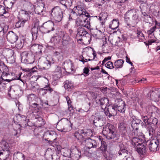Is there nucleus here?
Returning <instances> with one entry per match:
<instances>
[{
  "instance_id": "obj_1",
  "label": "nucleus",
  "mask_w": 160,
  "mask_h": 160,
  "mask_svg": "<svg viewBox=\"0 0 160 160\" xmlns=\"http://www.w3.org/2000/svg\"><path fill=\"white\" fill-rule=\"evenodd\" d=\"M124 21L128 26L134 27L138 21V16L136 9H133L128 10L124 16Z\"/></svg>"
},
{
  "instance_id": "obj_2",
  "label": "nucleus",
  "mask_w": 160,
  "mask_h": 160,
  "mask_svg": "<svg viewBox=\"0 0 160 160\" xmlns=\"http://www.w3.org/2000/svg\"><path fill=\"white\" fill-rule=\"evenodd\" d=\"M114 126L111 124L107 123L103 127L102 133L108 139H112L114 141L119 139V135L116 133Z\"/></svg>"
},
{
  "instance_id": "obj_3",
  "label": "nucleus",
  "mask_w": 160,
  "mask_h": 160,
  "mask_svg": "<svg viewBox=\"0 0 160 160\" xmlns=\"http://www.w3.org/2000/svg\"><path fill=\"white\" fill-rule=\"evenodd\" d=\"M96 18H97V16L90 17V15L88 17L80 16L77 19L76 24L78 26L84 27L91 30L92 28H91V23Z\"/></svg>"
},
{
  "instance_id": "obj_4",
  "label": "nucleus",
  "mask_w": 160,
  "mask_h": 160,
  "mask_svg": "<svg viewBox=\"0 0 160 160\" xmlns=\"http://www.w3.org/2000/svg\"><path fill=\"white\" fill-rule=\"evenodd\" d=\"M57 138L55 132L53 131H47L44 133L43 136V138L53 147L57 145Z\"/></svg>"
},
{
  "instance_id": "obj_5",
  "label": "nucleus",
  "mask_w": 160,
  "mask_h": 160,
  "mask_svg": "<svg viewBox=\"0 0 160 160\" xmlns=\"http://www.w3.org/2000/svg\"><path fill=\"white\" fill-rule=\"evenodd\" d=\"M21 61L25 64L33 63L35 60V56L32 51H24L21 54Z\"/></svg>"
},
{
  "instance_id": "obj_6",
  "label": "nucleus",
  "mask_w": 160,
  "mask_h": 160,
  "mask_svg": "<svg viewBox=\"0 0 160 160\" xmlns=\"http://www.w3.org/2000/svg\"><path fill=\"white\" fill-rule=\"evenodd\" d=\"M63 12L59 7H55L52 9L51 17L53 18L56 21L59 22L62 19Z\"/></svg>"
},
{
  "instance_id": "obj_7",
  "label": "nucleus",
  "mask_w": 160,
  "mask_h": 160,
  "mask_svg": "<svg viewBox=\"0 0 160 160\" xmlns=\"http://www.w3.org/2000/svg\"><path fill=\"white\" fill-rule=\"evenodd\" d=\"M142 121L137 118H133L131 122V124L132 129V136H137L138 135L137 130L139 126L141 123Z\"/></svg>"
},
{
  "instance_id": "obj_8",
  "label": "nucleus",
  "mask_w": 160,
  "mask_h": 160,
  "mask_svg": "<svg viewBox=\"0 0 160 160\" xmlns=\"http://www.w3.org/2000/svg\"><path fill=\"white\" fill-rule=\"evenodd\" d=\"M60 122L62 123L63 127L62 128L58 129V131L61 132H67L68 129L70 130L72 128V124L71 123L70 121L68 119L66 118L62 119Z\"/></svg>"
},
{
  "instance_id": "obj_9",
  "label": "nucleus",
  "mask_w": 160,
  "mask_h": 160,
  "mask_svg": "<svg viewBox=\"0 0 160 160\" xmlns=\"http://www.w3.org/2000/svg\"><path fill=\"white\" fill-rule=\"evenodd\" d=\"M16 117H18V119H19V122L21 124V127L25 128L27 126H31V125L29 119L27 118L25 116L19 114Z\"/></svg>"
},
{
  "instance_id": "obj_10",
  "label": "nucleus",
  "mask_w": 160,
  "mask_h": 160,
  "mask_svg": "<svg viewBox=\"0 0 160 160\" xmlns=\"http://www.w3.org/2000/svg\"><path fill=\"white\" fill-rule=\"evenodd\" d=\"M105 121V118L102 115H97L94 117L93 124L96 127H101L104 124Z\"/></svg>"
},
{
  "instance_id": "obj_11",
  "label": "nucleus",
  "mask_w": 160,
  "mask_h": 160,
  "mask_svg": "<svg viewBox=\"0 0 160 160\" xmlns=\"http://www.w3.org/2000/svg\"><path fill=\"white\" fill-rule=\"evenodd\" d=\"M33 14V12L32 11H28L27 12L23 10H21L19 12L20 16L18 18L25 22L29 19L30 17L29 14Z\"/></svg>"
},
{
  "instance_id": "obj_12",
  "label": "nucleus",
  "mask_w": 160,
  "mask_h": 160,
  "mask_svg": "<svg viewBox=\"0 0 160 160\" xmlns=\"http://www.w3.org/2000/svg\"><path fill=\"white\" fill-rule=\"evenodd\" d=\"M72 158V160H79L81 156L80 150L76 146L71 147Z\"/></svg>"
},
{
  "instance_id": "obj_13",
  "label": "nucleus",
  "mask_w": 160,
  "mask_h": 160,
  "mask_svg": "<svg viewBox=\"0 0 160 160\" xmlns=\"http://www.w3.org/2000/svg\"><path fill=\"white\" fill-rule=\"evenodd\" d=\"M159 134L158 135L156 140L153 139L150 141L149 144V148L150 151L152 152H155L157 150L159 143H160V140H159L158 137Z\"/></svg>"
},
{
  "instance_id": "obj_14",
  "label": "nucleus",
  "mask_w": 160,
  "mask_h": 160,
  "mask_svg": "<svg viewBox=\"0 0 160 160\" xmlns=\"http://www.w3.org/2000/svg\"><path fill=\"white\" fill-rule=\"evenodd\" d=\"M83 143H85L86 146L89 149L96 148L97 146V144L96 141L90 138H85Z\"/></svg>"
},
{
  "instance_id": "obj_15",
  "label": "nucleus",
  "mask_w": 160,
  "mask_h": 160,
  "mask_svg": "<svg viewBox=\"0 0 160 160\" xmlns=\"http://www.w3.org/2000/svg\"><path fill=\"white\" fill-rule=\"evenodd\" d=\"M2 143V149L0 150V156L3 155L6 156H8L10 154L8 144L5 142Z\"/></svg>"
},
{
  "instance_id": "obj_16",
  "label": "nucleus",
  "mask_w": 160,
  "mask_h": 160,
  "mask_svg": "<svg viewBox=\"0 0 160 160\" xmlns=\"http://www.w3.org/2000/svg\"><path fill=\"white\" fill-rule=\"evenodd\" d=\"M43 26L47 30V33H49L55 29L54 23L52 21L49 20L45 22L43 24Z\"/></svg>"
},
{
  "instance_id": "obj_17",
  "label": "nucleus",
  "mask_w": 160,
  "mask_h": 160,
  "mask_svg": "<svg viewBox=\"0 0 160 160\" xmlns=\"http://www.w3.org/2000/svg\"><path fill=\"white\" fill-rule=\"evenodd\" d=\"M8 40L11 43L15 42L18 39V36L12 31L9 32L7 36Z\"/></svg>"
},
{
  "instance_id": "obj_18",
  "label": "nucleus",
  "mask_w": 160,
  "mask_h": 160,
  "mask_svg": "<svg viewBox=\"0 0 160 160\" xmlns=\"http://www.w3.org/2000/svg\"><path fill=\"white\" fill-rule=\"evenodd\" d=\"M78 11V15L83 16H89V13L87 12L84 7L82 5H78L76 6Z\"/></svg>"
},
{
  "instance_id": "obj_19",
  "label": "nucleus",
  "mask_w": 160,
  "mask_h": 160,
  "mask_svg": "<svg viewBox=\"0 0 160 160\" xmlns=\"http://www.w3.org/2000/svg\"><path fill=\"white\" fill-rule=\"evenodd\" d=\"M144 142V140L143 139L136 137H133L132 138L131 141L132 145L136 148H137L138 147H139V146L143 144Z\"/></svg>"
},
{
  "instance_id": "obj_20",
  "label": "nucleus",
  "mask_w": 160,
  "mask_h": 160,
  "mask_svg": "<svg viewBox=\"0 0 160 160\" xmlns=\"http://www.w3.org/2000/svg\"><path fill=\"white\" fill-rule=\"evenodd\" d=\"M44 4L42 2L39 3V5H38L35 8L34 5L31 6V7L32 8H33V11L35 13L38 15H41L43 11Z\"/></svg>"
},
{
  "instance_id": "obj_21",
  "label": "nucleus",
  "mask_w": 160,
  "mask_h": 160,
  "mask_svg": "<svg viewBox=\"0 0 160 160\" xmlns=\"http://www.w3.org/2000/svg\"><path fill=\"white\" fill-rule=\"evenodd\" d=\"M118 145L120 149L118 152V154L119 156L123 154V156H125V153L128 154L127 152L128 151L127 148L124 145L123 143L119 142L118 143Z\"/></svg>"
},
{
  "instance_id": "obj_22",
  "label": "nucleus",
  "mask_w": 160,
  "mask_h": 160,
  "mask_svg": "<svg viewBox=\"0 0 160 160\" xmlns=\"http://www.w3.org/2000/svg\"><path fill=\"white\" fill-rule=\"evenodd\" d=\"M98 101L100 102L101 107L102 109H105V108L108 106L109 100L107 98H100L98 99Z\"/></svg>"
},
{
  "instance_id": "obj_23",
  "label": "nucleus",
  "mask_w": 160,
  "mask_h": 160,
  "mask_svg": "<svg viewBox=\"0 0 160 160\" xmlns=\"http://www.w3.org/2000/svg\"><path fill=\"white\" fill-rule=\"evenodd\" d=\"M137 151L138 153L142 155H146L147 151L146 142H144L143 144L138 147Z\"/></svg>"
},
{
  "instance_id": "obj_24",
  "label": "nucleus",
  "mask_w": 160,
  "mask_h": 160,
  "mask_svg": "<svg viewBox=\"0 0 160 160\" xmlns=\"http://www.w3.org/2000/svg\"><path fill=\"white\" fill-rule=\"evenodd\" d=\"M127 125L124 122H121L119 124L118 128L122 135H125L127 134Z\"/></svg>"
},
{
  "instance_id": "obj_25",
  "label": "nucleus",
  "mask_w": 160,
  "mask_h": 160,
  "mask_svg": "<svg viewBox=\"0 0 160 160\" xmlns=\"http://www.w3.org/2000/svg\"><path fill=\"white\" fill-rule=\"evenodd\" d=\"M84 133L83 129L78 130L76 131L74 133V136L78 140L81 141L83 140V136L82 135Z\"/></svg>"
},
{
  "instance_id": "obj_26",
  "label": "nucleus",
  "mask_w": 160,
  "mask_h": 160,
  "mask_svg": "<svg viewBox=\"0 0 160 160\" xmlns=\"http://www.w3.org/2000/svg\"><path fill=\"white\" fill-rule=\"evenodd\" d=\"M64 87L66 90L71 91L74 88L73 84L72 81L66 80L64 82Z\"/></svg>"
},
{
  "instance_id": "obj_27",
  "label": "nucleus",
  "mask_w": 160,
  "mask_h": 160,
  "mask_svg": "<svg viewBox=\"0 0 160 160\" xmlns=\"http://www.w3.org/2000/svg\"><path fill=\"white\" fill-rule=\"evenodd\" d=\"M77 35L80 36H84L87 35V37L90 36V35L86 31L85 29L82 28H79L77 30Z\"/></svg>"
},
{
  "instance_id": "obj_28",
  "label": "nucleus",
  "mask_w": 160,
  "mask_h": 160,
  "mask_svg": "<svg viewBox=\"0 0 160 160\" xmlns=\"http://www.w3.org/2000/svg\"><path fill=\"white\" fill-rule=\"evenodd\" d=\"M13 158L14 160H25L24 155L19 152H17L14 153Z\"/></svg>"
},
{
  "instance_id": "obj_29",
  "label": "nucleus",
  "mask_w": 160,
  "mask_h": 160,
  "mask_svg": "<svg viewBox=\"0 0 160 160\" xmlns=\"http://www.w3.org/2000/svg\"><path fill=\"white\" fill-rule=\"evenodd\" d=\"M31 32L32 34V40H36L38 35V28L34 26L32 28Z\"/></svg>"
},
{
  "instance_id": "obj_30",
  "label": "nucleus",
  "mask_w": 160,
  "mask_h": 160,
  "mask_svg": "<svg viewBox=\"0 0 160 160\" xmlns=\"http://www.w3.org/2000/svg\"><path fill=\"white\" fill-rule=\"evenodd\" d=\"M61 152V154L65 157H69L71 156V150L67 148H63L62 149Z\"/></svg>"
},
{
  "instance_id": "obj_31",
  "label": "nucleus",
  "mask_w": 160,
  "mask_h": 160,
  "mask_svg": "<svg viewBox=\"0 0 160 160\" xmlns=\"http://www.w3.org/2000/svg\"><path fill=\"white\" fill-rule=\"evenodd\" d=\"M119 22L118 20L114 19L112 22L111 24L109 25V27L112 30H115L119 26Z\"/></svg>"
},
{
  "instance_id": "obj_32",
  "label": "nucleus",
  "mask_w": 160,
  "mask_h": 160,
  "mask_svg": "<svg viewBox=\"0 0 160 160\" xmlns=\"http://www.w3.org/2000/svg\"><path fill=\"white\" fill-rule=\"evenodd\" d=\"M35 118L37 119L36 121V124L38 127L44 125L45 124L44 120L41 117H35Z\"/></svg>"
},
{
  "instance_id": "obj_33",
  "label": "nucleus",
  "mask_w": 160,
  "mask_h": 160,
  "mask_svg": "<svg viewBox=\"0 0 160 160\" xmlns=\"http://www.w3.org/2000/svg\"><path fill=\"white\" fill-rule=\"evenodd\" d=\"M124 60L123 59H119L116 61L114 63V65L116 69L122 68Z\"/></svg>"
},
{
  "instance_id": "obj_34",
  "label": "nucleus",
  "mask_w": 160,
  "mask_h": 160,
  "mask_svg": "<svg viewBox=\"0 0 160 160\" xmlns=\"http://www.w3.org/2000/svg\"><path fill=\"white\" fill-rule=\"evenodd\" d=\"M54 76H56L57 78H60L62 75V71L61 68L59 66H57L55 70L53 72Z\"/></svg>"
},
{
  "instance_id": "obj_35",
  "label": "nucleus",
  "mask_w": 160,
  "mask_h": 160,
  "mask_svg": "<svg viewBox=\"0 0 160 160\" xmlns=\"http://www.w3.org/2000/svg\"><path fill=\"white\" fill-rule=\"evenodd\" d=\"M16 86H10L9 89L8 90V95L10 97H12V96H14L16 88Z\"/></svg>"
},
{
  "instance_id": "obj_36",
  "label": "nucleus",
  "mask_w": 160,
  "mask_h": 160,
  "mask_svg": "<svg viewBox=\"0 0 160 160\" xmlns=\"http://www.w3.org/2000/svg\"><path fill=\"white\" fill-rule=\"evenodd\" d=\"M109 108V110L111 112V114H112L113 116H114L117 114L118 113L116 107L114 104H111L108 105Z\"/></svg>"
},
{
  "instance_id": "obj_37",
  "label": "nucleus",
  "mask_w": 160,
  "mask_h": 160,
  "mask_svg": "<svg viewBox=\"0 0 160 160\" xmlns=\"http://www.w3.org/2000/svg\"><path fill=\"white\" fill-rule=\"evenodd\" d=\"M142 119L143 122V123L142 122V126H145L146 127H148V125L149 123V118L147 116H142Z\"/></svg>"
},
{
  "instance_id": "obj_38",
  "label": "nucleus",
  "mask_w": 160,
  "mask_h": 160,
  "mask_svg": "<svg viewBox=\"0 0 160 160\" xmlns=\"http://www.w3.org/2000/svg\"><path fill=\"white\" fill-rule=\"evenodd\" d=\"M158 123V119L155 118H152L151 122H149L148 127H151L154 128H157V124Z\"/></svg>"
},
{
  "instance_id": "obj_39",
  "label": "nucleus",
  "mask_w": 160,
  "mask_h": 160,
  "mask_svg": "<svg viewBox=\"0 0 160 160\" xmlns=\"http://www.w3.org/2000/svg\"><path fill=\"white\" fill-rule=\"evenodd\" d=\"M51 62L48 60H47L43 62L42 64V67L41 68V69L48 70L51 67Z\"/></svg>"
},
{
  "instance_id": "obj_40",
  "label": "nucleus",
  "mask_w": 160,
  "mask_h": 160,
  "mask_svg": "<svg viewBox=\"0 0 160 160\" xmlns=\"http://www.w3.org/2000/svg\"><path fill=\"white\" fill-rule=\"evenodd\" d=\"M37 99V96L34 94H30L28 97V100L31 104L36 102Z\"/></svg>"
},
{
  "instance_id": "obj_41",
  "label": "nucleus",
  "mask_w": 160,
  "mask_h": 160,
  "mask_svg": "<svg viewBox=\"0 0 160 160\" xmlns=\"http://www.w3.org/2000/svg\"><path fill=\"white\" fill-rule=\"evenodd\" d=\"M23 93V91L21 88L18 86H17L14 96L16 97H19L22 95Z\"/></svg>"
},
{
  "instance_id": "obj_42",
  "label": "nucleus",
  "mask_w": 160,
  "mask_h": 160,
  "mask_svg": "<svg viewBox=\"0 0 160 160\" xmlns=\"http://www.w3.org/2000/svg\"><path fill=\"white\" fill-rule=\"evenodd\" d=\"M151 99L155 101L160 100V95L157 94L154 92H152L150 95Z\"/></svg>"
},
{
  "instance_id": "obj_43",
  "label": "nucleus",
  "mask_w": 160,
  "mask_h": 160,
  "mask_svg": "<svg viewBox=\"0 0 160 160\" xmlns=\"http://www.w3.org/2000/svg\"><path fill=\"white\" fill-rule=\"evenodd\" d=\"M114 105L116 107L121 106L122 107L123 106H125V104L123 101L120 99H117L115 101V103L114 104Z\"/></svg>"
},
{
  "instance_id": "obj_44",
  "label": "nucleus",
  "mask_w": 160,
  "mask_h": 160,
  "mask_svg": "<svg viewBox=\"0 0 160 160\" xmlns=\"http://www.w3.org/2000/svg\"><path fill=\"white\" fill-rule=\"evenodd\" d=\"M108 16V15L107 12H102L100 13L99 18L100 20H106L107 19V18Z\"/></svg>"
},
{
  "instance_id": "obj_45",
  "label": "nucleus",
  "mask_w": 160,
  "mask_h": 160,
  "mask_svg": "<svg viewBox=\"0 0 160 160\" xmlns=\"http://www.w3.org/2000/svg\"><path fill=\"white\" fill-rule=\"evenodd\" d=\"M84 133H83V136L89 137L92 134V131L91 129H87L83 130Z\"/></svg>"
},
{
  "instance_id": "obj_46",
  "label": "nucleus",
  "mask_w": 160,
  "mask_h": 160,
  "mask_svg": "<svg viewBox=\"0 0 160 160\" xmlns=\"http://www.w3.org/2000/svg\"><path fill=\"white\" fill-rule=\"evenodd\" d=\"M0 69L1 72H8V68L3 62H0Z\"/></svg>"
},
{
  "instance_id": "obj_47",
  "label": "nucleus",
  "mask_w": 160,
  "mask_h": 160,
  "mask_svg": "<svg viewBox=\"0 0 160 160\" xmlns=\"http://www.w3.org/2000/svg\"><path fill=\"white\" fill-rule=\"evenodd\" d=\"M61 38L59 35L55 36L52 38L51 39V41L53 42L54 43H59L60 41Z\"/></svg>"
},
{
  "instance_id": "obj_48",
  "label": "nucleus",
  "mask_w": 160,
  "mask_h": 160,
  "mask_svg": "<svg viewBox=\"0 0 160 160\" xmlns=\"http://www.w3.org/2000/svg\"><path fill=\"white\" fill-rule=\"evenodd\" d=\"M62 34H63L64 36L62 38V43L63 45H65V42H66V43H68V41L69 40L70 37L67 33L64 34L62 32Z\"/></svg>"
},
{
  "instance_id": "obj_49",
  "label": "nucleus",
  "mask_w": 160,
  "mask_h": 160,
  "mask_svg": "<svg viewBox=\"0 0 160 160\" xmlns=\"http://www.w3.org/2000/svg\"><path fill=\"white\" fill-rule=\"evenodd\" d=\"M107 108V107L105 108V109H103L104 110V113L105 115L108 116L109 118H110L112 116V114H111V112L110 110H109V108L108 106Z\"/></svg>"
},
{
  "instance_id": "obj_50",
  "label": "nucleus",
  "mask_w": 160,
  "mask_h": 160,
  "mask_svg": "<svg viewBox=\"0 0 160 160\" xmlns=\"http://www.w3.org/2000/svg\"><path fill=\"white\" fill-rule=\"evenodd\" d=\"M25 23L22 20L19 19V20L16 23L15 27L17 28L23 27L24 26Z\"/></svg>"
},
{
  "instance_id": "obj_51",
  "label": "nucleus",
  "mask_w": 160,
  "mask_h": 160,
  "mask_svg": "<svg viewBox=\"0 0 160 160\" xmlns=\"http://www.w3.org/2000/svg\"><path fill=\"white\" fill-rule=\"evenodd\" d=\"M101 145L100 147V150L103 151H106L107 149V145L105 142L103 141H101Z\"/></svg>"
},
{
  "instance_id": "obj_52",
  "label": "nucleus",
  "mask_w": 160,
  "mask_h": 160,
  "mask_svg": "<svg viewBox=\"0 0 160 160\" xmlns=\"http://www.w3.org/2000/svg\"><path fill=\"white\" fill-rule=\"evenodd\" d=\"M7 13H8V12L6 10L4 7L3 6L0 5V16H2L4 14Z\"/></svg>"
},
{
  "instance_id": "obj_53",
  "label": "nucleus",
  "mask_w": 160,
  "mask_h": 160,
  "mask_svg": "<svg viewBox=\"0 0 160 160\" xmlns=\"http://www.w3.org/2000/svg\"><path fill=\"white\" fill-rule=\"evenodd\" d=\"M8 72H2V75L0 77V78L2 79V80H4L5 81H8V82H10L12 80H13V79H12L11 80L9 79H6L5 80H4L2 78V77H6L8 76V75H9L8 73H7Z\"/></svg>"
},
{
  "instance_id": "obj_54",
  "label": "nucleus",
  "mask_w": 160,
  "mask_h": 160,
  "mask_svg": "<svg viewBox=\"0 0 160 160\" xmlns=\"http://www.w3.org/2000/svg\"><path fill=\"white\" fill-rule=\"evenodd\" d=\"M105 66L106 67L110 69H112L114 68V66L113 64V63L111 61L108 62L105 64Z\"/></svg>"
},
{
  "instance_id": "obj_55",
  "label": "nucleus",
  "mask_w": 160,
  "mask_h": 160,
  "mask_svg": "<svg viewBox=\"0 0 160 160\" xmlns=\"http://www.w3.org/2000/svg\"><path fill=\"white\" fill-rule=\"evenodd\" d=\"M139 7L141 10L142 11L145 10L147 8L149 7V6L147 3L143 2L141 4Z\"/></svg>"
},
{
  "instance_id": "obj_56",
  "label": "nucleus",
  "mask_w": 160,
  "mask_h": 160,
  "mask_svg": "<svg viewBox=\"0 0 160 160\" xmlns=\"http://www.w3.org/2000/svg\"><path fill=\"white\" fill-rule=\"evenodd\" d=\"M125 106H123L122 107L121 106L116 107L117 112H119L122 113H124L125 111Z\"/></svg>"
},
{
  "instance_id": "obj_57",
  "label": "nucleus",
  "mask_w": 160,
  "mask_h": 160,
  "mask_svg": "<svg viewBox=\"0 0 160 160\" xmlns=\"http://www.w3.org/2000/svg\"><path fill=\"white\" fill-rule=\"evenodd\" d=\"M137 37L140 39L143 40L144 39V35L141 31H137Z\"/></svg>"
},
{
  "instance_id": "obj_58",
  "label": "nucleus",
  "mask_w": 160,
  "mask_h": 160,
  "mask_svg": "<svg viewBox=\"0 0 160 160\" xmlns=\"http://www.w3.org/2000/svg\"><path fill=\"white\" fill-rule=\"evenodd\" d=\"M147 128H148L149 129V133L150 136H152L154 133L155 129L157 128H154L151 127H148Z\"/></svg>"
},
{
  "instance_id": "obj_59",
  "label": "nucleus",
  "mask_w": 160,
  "mask_h": 160,
  "mask_svg": "<svg viewBox=\"0 0 160 160\" xmlns=\"http://www.w3.org/2000/svg\"><path fill=\"white\" fill-rule=\"evenodd\" d=\"M156 26L155 25L150 28L149 30H148L147 33L148 35H151L156 30Z\"/></svg>"
},
{
  "instance_id": "obj_60",
  "label": "nucleus",
  "mask_w": 160,
  "mask_h": 160,
  "mask_svg": "<svg viewBox=\"0 0 160 160\" xmlns=\"http://www.w3.org/2000/svg\"><path fill=\"white\" fill-rule=\"evenodd\" d=\"M38 45L34 44L32 45L30 47L31 51H32L33 53L34 51L38 48Z\"/></svg>"
},
{
  "instance_id": "obj_61",
  "label": "nucleus",
  "mask_w": 160,
  "mask_h": 160,
  "mask_svg": "<svg viewBox=\"0 0 160 160\" xmlns=\"http://www.w3.org/2000/svg\"><path fill=\"white\" fill-rule=\"evenodd\" d=\"M31 90L37 92L39 89V87L38 85L36 84L35 85H32L31 87Z\"/></svg>"
},
{
  "instance_id": "obj_62",
  "label": "nucleus",
  "mask_w": 160,
  "mask_h": 160,
  "mask_svg": "<svg viewBox=\"0 0 160 160\" xmlns=\"http://www.w3.org/2000/svg\"><path fill=\"white\" fill-rule=\"evenodd\" d=\"M44 89L46 91H49L50 93H51L53 91V89L51 88L49 85H46V87H44Z\"/></svg>"
},
{
  "instance_id": "obj_63",
  "label": "nucleus",
  "mask_w": 160,
  "mask_h": 160,
  "mask_svg": "<svg viewBox=\"0 0 160 160\" xmlns=\"http://www.w3.org/2000/svg\"><path fill=\"white\" fill-rule=\"evenodd\" d=\"M64 4L65 5H68V6H71L72 5V2L71 0H67L65 1V2H64Z\"/></svg>"
},
{
  "instance_id": "obj_64",
  "label": "nucleus",
  "mask_w": 160,
  "mask_h": 160,
  "mask_svg": "<svg viewBox=\"0 0 160 160\" xmlns=\"http://www.w3.org/2000/svg\"><path fill=\"white\" fill-rule=\"evenodd\" d=\"M52 160H59V157L57 155L55 154L52 156Z\"/></svg>"
}]
</instances>
